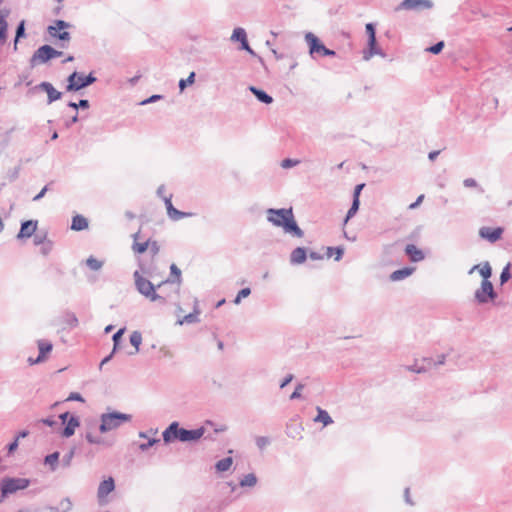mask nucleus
<instances>
[{"mask_svg":"<svg viewBox=\"0 0 512 512\" xmlns=\"http://www.w3.org/2000/svg\"><path fill=\"white\" fill-rule=\"evenodd\" d=\"M267 220L276 227H281L285 233L302 238L304 231L298 226L292 208H269L267 211Z\"/></svg>","mask_w":512,"mask_h":512,"instance_id":"obj_1","label":"nucleus"},{"mask_svg":"<svg viewBox=\"0 0 512 512\" xmlns=\"http://www.w3.org/2000/svg\"><path fill=\"white\" fill-rule=\"evenodd\" d=\"M204 428L188 430L180 427L179 423L172 422L163 432L162 437L165 444L175 440L180 442H193L199 440L204 435Z\"/></svg>","mask_w":512,"mask_h":512,"instance_id":"obj_2","label":"nucleus"},{"mask_svg":"<svg viewBox=\"0 0 512 512\" xmlns=\"http://www.w3.org/2000/svg\"><path fill=\"white\" fill-rule=\"evenodd\" d=\"M131 419V414H126L119 411L103 413L100 416L99 431L101 433H107L109 431L119 428L126 422H130Z\"/></svg>","mask_w":512,"mask_h":512,"instance_id":"obj_3","label":"nucleus"},{"mask_svg":"<svg viewBox=\"0 0 512 512\" xmlns=\"http://www.w3.org/2000/svg\"><path fill=\"white\" fill-rule=\"evenodd\" d=\"M133 276L135 280V287L141 295L145 296L152 302L159 301L163 304L166 303L165 297L156 293V288L150 280L144 278L139 271H135Z\"/></svg>","mask_w":512,"mask_h":512,"instance_id":"obj_4","label":"nucleus"},{"mask_svg":"<svg viewBox=\"0 0 512 512\" xmlns=\"http://www.w3.org/2000/svg\"><path fill=\"white\" fill-rule=\"evenodd\" d=\"M29 485L30 480L27 478L5 477L0 482V499L3 501L7 496L16 493L19 490H24Z\"/></svg>","mask_w":512,"mask_h":512,"instance_id":"obj_5","label":"nucleus"},{"mask_svg":"<svg viewBox=\"0 0 512 512\" xmlns=\"http://www.w3.org/2000/svg\"><path fill=\"white\" fill-rule=\"evenodd\" d=\"M96 81L97 78L93 75L92 72L85 76L81 73L74 71L67 78L66 91L76 92L92 85Z\"/></svg>","mask_w":512,"mask_h":512,"instance_id":"obj_6","label":"nucleus"},{"mask_svg":"<svg viewBox=\"0 0 512 512\" xmlns=\"http://www.w3.org/2000/svg\"><path fill=\"white\" fill-rule=\"evenodd\" d=\"M62 55L61 51L54 49L52 46L45 44L40 46L31 56L29 63L31 67H36L37 65L44 64L51 59L60 57Z\"/></svg>","mask_w":512,"mask_h":512,"instance_id":"obj_7","label":"nucleus"},{"mask_svg":"<svg viewBox=\"0 0 512 512\" xmlns=\"http://www.w3.org/2000/svg\"><path fill=\"white\" fill-rule=\"evenodd\" d=\"M70 27L71 24L69 22L58 19L54 21V25L48 26L47 32L51 37L61 41V43L59 44L61 48H66L67 45L65 44V42H69L71 40V35L69 32L61 30H65Z\"/></svg>","mask_w":512,"mask_h":512,"instance_id":"obj_8","label":"nucleus"},{"mask_svg":"<svg viewBox=\"0 0 512 512\" xmlns=\"http://www.w3.org/2000/svg\"><path fill=\"white\" fill-rule=\"evenodd\" d=\"M305 40L309 46V53L312 58H315L316 54L329 57L336 55L334 50L327 48L323 43H321L319 38L311 32L306 33Z\"/></svg>","mask_w":512,"mask_h":512,"instance_id":"obj_9","label":"nucleus"},{"mask_svg":"<svg viewBox=\"0 0 512 512\" xmlns=\"http://www.w3.org/2000/svg\"><path fill=\"white\" fill-rule=\"evenodd\" d=\"M433 6L432 0H403L395 7V11H422L432 9Z\"/></svg>","mask_w":512,"mask_h":512,"instance_id":"obj_10","label":"nucleus"},{"mask_svg":"<svg viewBox=\"0 0 512 512\" xmlns=\"http://www.w3.org/2000/svg\"><path fill=\"white\" fill-rule=\"evenodd\" d=\"M496 297L497 294L490 280H483L481 287L475 291V299L480 304H485L489 300H494Z\"/></svg>","mask_w":512,"mask_h":512,"instance_id":"obj_11","label":"nucleus"},{"mask_svg":"<svg viewBox=\"0 0 512 512\" xmlns=\"http://www.w3.org/2000/svg\"><path fill=\"white\" fill-rule=\"evenodd\" d=\"M33 89L45 91L47 93L48 105L62 98V92L58 91L50 82L47 81L37 84Z\"/></svg>","mask_w":512,"mask_h":512,"instance_id":"obj_12","label":"nucleus"},{"mask_svg":"<svg viewBox=\"0 0 512 512\" xmlns=\"http://www.w3.org/2000/svg\"><path fill=\"white\" fill-rule=\"evenodd\" d=\"M115 489V481L112 477H108L107 479L100 482L97 489V498L99 504L106 503V497Z\"/></svg>","mask_w":512,"mask_h":512,"instance_id":"obj_13","label":"nucleus"},{"mask_svg":"<svg viewBox=\"0 0 512 512\" xmlns=\"http://www.w3.org/2000/svg\"><path fill=\"white\" fill-rule=\"evenodd\" d=\"M503 232L504 229L502 227L490 228L483 226L479 229V236L490 243H495L501 238Z\"/></svg>","mask_w":512,"mask_h":512,"instance_id":"obj_14","label":"nucleus"},{"mask_svg":"<svg viewBox=\"0 0 512 512\" xmlns=\"http://www.w3.org/2000/svg\"><path fill=\"white\" fill-rule=\"evenodd\" d=\"M171 199H172V195H169L168 197H163V200H164V203H165V206L167 209V214L171 220L178 221L180 219L192 216V213L182 212V211L176 209L173 206Z\"/></svg>","mask_w":512,"mask_h":512,"instance_id":"obj_15","label":"nucleus"},{"mask_svg":"<svg viewBox=\"0 0 512 512\" xmlns=\"http://www.w3.org/2000/svg\"><path fill=\"white\" fill-rule=\"evenodd\" d=\"M38 222L36 220H26L21 223L20 231L17 234V239L31 237L36 229Z\"/></svg>","mask_w":512,"mask_h":512,"instance_id":"obj_16","label":"nucleus"},{"mask_svg":"<svg viewBox=\"0 0 512 512\" xmlns=\"http://www.w3.org/2000/svg\"><path fill=\"white\" fill-rule=\"evenodd\" d=\"M170 273H171V277L168 278L167 280L163 281L162 283H160L158 285V288H161L162 286H164L166 284H177L176 291L178 292L179 288H180V284L182 282L181 270L177 267L176 264H171Z\"/></svg>","mask_w":512,"mask_h":512,"instance_id":"obj_17","label":"nucleus"},{"mask_svg":"<svg viewBox=\"0 0 512 512\" xmlns=\"http://www.w3.org/2000/svg\"><path fill=\"white\" fill-rule=\"evenodd\" d=\"M368 48L363 51V59L365 61H369L373 56L379 55L384 57L385 53L382 51L381 48L377 46V39L368 40L367 42Z\"/></svg>","mask_w":512,"mask_h":512,"instance_id":"obj_18","label":"nucleus"},{"mask_svg":"<svg viewBox=\"0 0 512 512\" xmlns=\"http://www.w3.org/2000/svg\"><path fill=\"white\" fill-rule=\"evenodd\" d=\"M64 425L65 427L63 428L61 435L65 438H69L74 435L76 428L80 426V420L78 416L71 415Z\"/></svg>","mask_w":512,"mask_h":512,"instance_id":"obj_19","label":"nucleus"},{"mask_svg":"<svg viewBox=\"0 0 512 512\" xmlns=\"http://www.w3.org/2000/svg\"><path fill=\"white\" fill-rule=\"evenodd\" d=\"M307 259V250L304 247H297L290 253V264L300 265Z\"/></svg>","mask_w":512,"mask_h":512,"instance_id":"obj_20","label":"nucleus"},{"mask_svg":"<svg viewBox=\"0 0 512 512\" xmlns=\"http://www.w3.org/2000/svg\"><path fill=\"white\" fill-rule=\"evenodd\" d=\"M405 253L412 262H419L425 258L423 251L418 249L414 244L406 245Z\"/></svg>","mask_w":512,"mask_h":512,"instance_id":"obj_21","label":"nucleus"},{"mask_svg":"<svg viewBox=\"0 0 512 512\" xmlns=\"http://www.w3.org/2000/svg\"><path fill=\"white\" fill-rule=\"evenodd\" d=\"M249 90L253 93L256 99L264 104H271L273 102L272 96L266 93L264 90L259 89L255 86H250Z\"/></svg>","mask_w":512,"mask_h":512,"instance_id":"obj_22","label":"nucleus"},{"mask_svg":"<svg viewBox=\"0 0 512 512\" xmlns=\"http://www.w3.org/2000/svg\"><path fill=\"white\" fill-rule=\"evenodd\" d=\"M37 345L39 349L38 361H44L46 355L52 351L53 345L51 342L46 340H38Z\"/></svg>","mask_w":512,"mask_h":512,"instance_id":"obj_23","label":"nucleus"},{"mask_svg":"<svg viewBox=\"0 0 512 512\" xmlns=\"http://www.w3.org/2000/svg\"><path fill=\"white\" fill-rule=\"evenodd\" d=\"M414 271V268L412 267H404L402 269L395 270L390 275L391 281H400L405 279L406 277L410 276Z\"/></svg>","mask_w":512,"mask_h":512,"instance_id":"obj_24","label":"nucleus"},{"mask_svg":"<svg viewBox=\"0 0 512 512\" xmlns=\"http://www.w3.org/2000/svg\"><path fill=\"white\" fill-rule=\"evenodd\" d=\"M477 269L479 270L480 275L483 277V280H489L492 275V269L488 262H485L482 266L474 265L470 269L469 274L473 273Z\"/></svg>","mask_w":512,"mask_h":512,"instance_id":"obj_25","label":"nucleus"},{"mask_svg":"<svg viewBox=\"0 0 512 512\" xmlns=\"http://www.w3.org/2000/svg\"><path fill=\"white\" fill-rule=\"evenodd\" d=\"M88 227V220L82 215H76L72 218L71 229L81 231Z\"/></svg>","mask_w":512,"mask_h":512,"instance_id":"obj_26","label":"nucleus"},{"mask_svg":"<svg viewBox=\"0 0 512 512\" xmlns=\"http://www.w3.org/2000/svg\"><path fill=\"white\" fill-rule=\"evenodd\" d=\"M314 421L321 422L324 426H328L333 423V419L329 413L321 407H317V416L314 418Z\"/></svg>","mask_w":512,"mask_h":512,"instance_id":"obj_27","label":"nucleus"},{"mask_svg":"<svg viewBox=\"0 0 512 512\" xmlns=\"http://www.w3.org/2000/svg\"><path fill=\"white\" fill-rule=\"evenodd\" d=\"M72 501L69 497L63 498L58 507H51L52 512H69L72 509Z\"/></svg>","mask_w":512,"mask_h":512,"instance_id":"obj_28","label":"nucleus"},{"mask_svg":"<svg viewBox=\"0 0 512 512\" xmlns=\"http://www.w3.org/2000/svg\"><path fill=\"white\" fill-rule=\"evenodd\" d=\"M257 481L258 479L254 473H248L240 479L239 485L241 487H254Z\"/></svg>","mask_w":512,"mask_h":512,"instance_id":"obj_29","label":"nucleus"},{"mask_svg":"<svg viewBox=\"0 0 512 512\" xmlns=\"http://www.w3.org/2000/svg\"><path fill=\"white\" fill-rule=\"evenodd\" d=\"M232 464H233L232 457H225L216 462L215 469L217 470V472H225L230 469Z\"/></svg>","mask_w":512,"mask_h":512,"instance_id":"obj_30","label":"nucleus"},{"mask_svg":"<svg viewBox=\"0 0 512 512\" xmlns=\"http://www.w3.org/2000/svg\"><path fill=\"white\" fill-rule=\"evenodd\" d=\"M85 439L87 440L88 443L90 444H95V445H105V446H111L112 445V442H108V441H105L102 437L100 436H94L91 432H87L85 434Z\"/></svg>","mask_w":512,"mask_h":512,"instance_id":"obj_31","label":"nucleus"},{"mask_svg":"<svg viewBox=\"0 0 512 512\" xmlns=\"http://www.w3.org/2000/svg\"><path fill=\"white\" fill-rule=\"evenodd\" d=\"M59 456V452L55 451L45 457L44 463L50 466L51 471L56 470L59 461Z\"/></svg>","mask_w":512,"mask_h":512,"instance_id":"obj_32","label":"nucleus"},{"mask_svg":"<svg viewBox=\"0 0 512 512\" xmlns=\"http://www.w3.org/2000/svg\"><path fill=\"white\" fill-rule=\"evenodd\" d=\"M141 342H142L141 333L139 331L132 332L130 335V343L132 346L135 347V351L130 352L129 353L130 355H134L139 352V346L141 345Z\"/></svg>","mask_w":512,"mask_h":512,"instance_id":"obj_33","label":"nucleus"},{"mask_svg":"<svg viewBox=\"0 0 512 512\" xmlns=\"http://www.w3.org/2000/svg\"><path fill=\"white\" fill-rule=\"evenodd\" d=\"M85 263H86L87 267L93 271H99L104 265L103 261L98 260L94 256H89L86 259Z\"/></svg>","mask_w":512,"mask_h":512,"instance_id":"obj_34","label":"nucleus"},{"mask_svg":"<svg viewBox=\"0 0 512 512\" xmlns=\"http://www.w3.org/2000/svg\"><path fill=\"white\" fill-rule=\"evenodd\" d=\"M344 254V248L341 246L338 247H327L326 256L328 258L335 255V261H340Z\"/></svg>","mask_w":512,"mask_h":512,"instance_id":"obj_35","label":"nucleus"},{"mask_svg":"<svg viewBox=\"0 0 512 512\" xmlns=\"http://www.w3.org/2000/svg\"><path fill=\"white\" fill-rule=\"evenodd\" d=\"M231 41L233 42H242L245 39H247V33L244 28L237 27L233 30V33L231 35Z\"/></svg>","mask_w":512,"mask_h":512,"instance_id":"obj_36","label":"nucleus"},{"mask_svg":"<svg viewBox=\"0 0 512 512\" xmlns=\"http://www.w3.org/2000/svg\"><path fill=\"white\" fill-rule=\"evenodd\" d=\"M198 315H199V311L195 309L194 312L189 313L186 316H184V318L182 320H179L178 323L180 325H182L184 323H187V324L197 323V322H199Z\"/></svg>","mask_w":512,"mask_h":512,"instance_id":"obj_37","label":"nucleus"},{"mask_svg":"<svg viewBox=\"0 0 512 512\" xmlns=\"http://www.w3.org/2000/svg\"><path fill=\"white\" fill-rule=\"evenodd\" d=\"M195 72H191L186 79H180L178 86L180 91H183L188 85H191L195 81Z\"/></svg>","mask_w":512,"mask_h":512,"instance_id":"obj_38","label":"nucleus"},{"mask_svg":"<svg viewBox=\"0 0 512 512\" xmlns=\"http://www.w3.org/2000/svg\"><path fill=\"white\" fill-rule=\"evenodd\" d=\"M25 36V22L22 20L17 28H16V35H15V41H14V49H17V42L20 38Z\"/></svg>","mask_w":512,"mask_h":512,"instance_id":"obj_39","label":"nucleus"},{"mask_svg":"<svg viewBox=\"0 0 512 512\" xmlns=\"http://www.w3.org/2000/svg\"><path fill=\"white\" fill-rule=\"evenodd\" d=\"M359 206H360V200L352 201V205H351V207L349 208V210H348V212L346 214V217L344 219V223H347L348 220L350 218H352L357 213V211L359 210Z\"/></svg>","mask_w":512,"mask_h":512,"instance_id":"obj_40","label":"nucleus"},{"mask_svg":"<svg viewBox=\"0 0 512 512\" xmlns=\"http://www.w3.org/2000/svg\"><path fill=\"white\" fill-rule=\"evenodd\" d=\"M359 206H360V200L352 201V205H351V207L349 208V210H348V212L346 214V217L344 219V223H347L348 220L350 218H352L357 213V211L359 210Z\"/></svg>","mask_w":512,"mask_h":512,"instance_id":"obj_41","label":"nucleus"},{"mask_svg":"<svg viewBox=\"0 0 512 512\" xmlns=\"http://www.w3.org/2000/svg\"><path fill=\"white\" fill-rule=\"evenodd\" d=\"M75 447L71 448L69 452H67L65 455H63L61 464L63 467H70L72 459L75 455Z\"/></svg>","mask_w":512,"mask_h":512,"instance_id":"obj_42","label":"nucleus"},{"mask_svg":"<svg viewBox=\"0 0 512 512\" xmlns=\"http://www.w3.org/2000/svg\"><path fill=\"white\" fill-rule=\"evenodd\" d=\"M445 360H446V355L445 354H441L438 356L437 360L434 361L432 358H429V359H424V362H426L427 366H428V369L432 366H439V365H443L445 363Z\"/></svg>","mask_w":512,"mask_h":512,"instance_id":"obj_43","label":"nucleus"},{"mask_svg":"<svg viewBox=\"0 0 512 512\" xmlns=\"http://www.w3.org/2000/svg\"><path fill=\"white\" fill-rule=\"evenodd\" d=\"M65 323L70 327L74 328L78 325V318L72 312H68L65 315Z\"/></svg>","mask_w":512,"mask_h":512,"instance_id":"obj_44","label":"nucleus"},{"mask_svg":"<svg viewBox=\"0 0 512 512\" xmlns=\"http://www.w3.org/2000/svg\"><path fill=\"white\" fill-rule=\"evenodd\" d=\"M250 294H251V289H250V288L246 287V288L241 289V290L238 292V294H237V296L235 297V299L233 300V303H234V304H236V305L240 304V302H241L242 298H246V297H248Z\"/></svg>","mask_w":512,"mask_h":512,"instance_id":"obj_45","label":"nucleus"},{"mask_svg":"<svg viewBox=\"0 0 512 512\" xmlns=\"http://www.w3.org/2000/svg\"><path fill=\"white\" fill-rule=\"evenodd\" d=\"M125 332V328H120L113 336H112V340H113V343H114V347H113V350L114 352L117 351L118 347H119V344H120V341H121V337L122 335L124 334Z\"/></svg>","mask_w":512,"mask_h":512,"instance_id":"obj_46","label":"nucleus"},{"mask_svg":"<svg viewBox=\"0 0 512 512\" xmlns=\"http://www.w3.org/2000/svg\"><path fill=\"white\" fill-rule=\"evenodd\" d=\"M510 267H511V264L508 263L502 270L501 274H500V283L501 284H504L506 283L510 278H511V273H510Z\"/></svg>","mask_w":512,"mask_h":512,"instance_id":"obj_47","label":"nucleus"},{"mask_svg":"<svg viewBox=\"0 0 512 512\" xmlns=\"http://www.w3.org/2000/svg\"><path fill=\"white\" fill-rule=\"evenodd\" d=\"M160 442V439L158 438H150L146 443H141L139 445V449L142 452H146L149 448L154 446L155 444H158Z\"/></svg>","mask_w":512,"mask_h":512,"instance_id":"obj_48","label":"nucleus"},{"mask_svg":"<svg viewBox=\"0 0 512 512\" xmlns=\"http://www.w3.org/2000/svg\"><path fill=\"white\" fill-rule=\"evenodd\" d=\"M365 29L368 36V40L373 41L374 39H376V27L373 23H367Z\"/></svg>","mask_w":512,"mask_h":512,"instance_id":"obj_49","label":"nucleus"},{"mask_svg":"<svg viewBox=\"0 0 512 512\" xmlns=\"http://www.w3.org/2000/svg\"><path fill=\"white\" fill-rule=\"evenodd\" d=\"M463 185L467 188H478L480 193L484 192L483 188L479 187L477 181L473 178H466L463 181Z\"/></svg>","mask_w":512,"mask_h":512,"instance_id":"obj_50","label":"nucleus"},{"mask_svg":"<svg viewBox=\"0 0 512 512\" xmlns=\"http://www.w3.org/2000/svg\"><path fill=\"white\" fill-rule=\"evenodd\" d=\"M148 246H149V241L142 242V243L135 242L133 244V250L139 254H142L148 249Z\"/></svg>","mask_w":512,"mask_h":512,"instance_id":"obj_51","label":"nucleus"},{"mask_svg":"<svg viewBox=\"0 0 512 512\" xmlns=\"http://www.w3.org/2000/svg\"><path fill=\"white\" fill-rule=\"evenodd\" d=\"M444 42L443 41H439L437 43H435L434 45L426 48V51L432 53V54H438L442 51V49L444 48Z\"/></svg>","mask_w":512,"mask_h":512,"instance_id":"obj_52","label":"nucleus"},{"mask_svg":"<svg viewBox=\"0 0 512 512\" xmlns=\"http://www.w3.org/2000/svg\"><path fill=\"white\" fill-rule=\"evenodd\" d=\"M53 249V242L51 240L45 241L41 244L40 252L42 255L47 256Z\"/></svg>","mask_w":512,"mask_h":512,"instance_id":"obj_53","label":"nucleus"},{"mask_svg":"<svg viewBox=\"0 0 512 512\" xmlns=\"http://www.w3.org/2000/svg\"><path fill=\"white\" fill-rule=\"evenodd\" d=\"M255 441L257 447L261 450L270 444V439L265 436H258Z\"/></svg>","mask_w":512,"mask_h":512,"instance_id":"obj_54","label":"nucleus"},{"mask_svg":"<svg viewBox=\"0 0 512 512\" xmlns=\"http://www.w3.org/2000/svg\"><path fill=\"white\" fill-rule=\"evenodd\" d=\"M45 241H49L47 239V234L46 233H44V234H40V233L35 234L34 239H33L34 245L39 246V245L43 244Z\"/></svg>","mask_w":512,"mask_h":512,"instance_id":"obj_55","label":"nucleus"},{"mask_svg":"<svg viewBox=\"0 0 512 512\" xmlns=\"http://www.w3.org/2000/svg\"><path fill=\"white\" fill-rule=\"evenodd\" d=\"M20 170H21L20 166L14 167L13 169L9 170L8 178H9L10 182L15 181L19 177Z\"/></svg>","mask_w":512,"mask_h":512,"instance_id":"obj_56","label":"nucleus"},{"mask_svg":"<svg viewBox=\"0 0 512 512\" xmlns=\"http://www.w3.org/2000/svg\"><path fill=\"white\" fill-rule=\"evenodd\" d=\"M303 389H304V385L303 384H301V383L297 384V386L295 387V390L290 395V399L291 400H295V399L300 398L301 397V392H302Z\"/></svg>","mask_w":512,"mask_h":512,"instance_id":"obj_57","label":"nucleus"},{"mask_svg":"<svg viewBox=\"0 0 512 512\" xmlns=\"http://www.w3.org/2000/svg\"><path fill=\"white\" fill-rule=\"evenodd\" d=\"M298 163H299L298 160H294V159H291V158H286V159L282 160L281 166L283 168H291V167L296 166Z\"/></svg>","mask_w":512,"mask_h":512,"instance_id":"obj_58","label":"nucleus"},{"mask_svg":"<svg viewBox=\"0 0 512 512\" xmlns=\"http://www.w3.org/2000/svg\"><path fill=\"white\" fill-rule=\"evenodd\" d=\"M365 184L361 183L355 186L354 192H353V201L359 200L360 193L362 189L364 188Z\"/></svg>","mask_w":512,"mask_h":512,"instance_id":"obj_59","label":"nucleus"},{"mask_svg":"<svg viewBox=\"0 0 512 512\" xmlns=\"http://www.w3.org/2000/svg\"><path fill=\"white\" fill-rule=\"evenodd\" d=\"M67 401H79V402H84V398L82 397V395L78 392H72L70 393V395L68 396L67 398Z\"/></svg>","mask_w":512,"mask_h":512,"instance_id":"obj_60","label":"nucleus"},{"mask_svg":"<svg viewBox=\"0 0 512 512\" xmlns=\"http://www.w3.org/2000/svg\"><path fill=\"white\" fill-rule=\"evenodd\" d=\"M428 369V366H418L417 364L410 366L409 370L416 373H423Z\"/></svg>","mask_w":512,"mask_h":512,"instance_id":"obj_61","label":"nucleus"},{"mask_svg":"<svg viewBox=\"0 0 512 512\" xmlns=\"http://www.w3.org/2000/svg\"><path fill=\"white\" fill-rule=\"evenodd\" d=\"M41 423L49 426V427H53V426H56L58 425L57 421L54 420L52 417H48V418H43L40 420Z\"/></svg>","mask_w":512,"mask_h":512,"instance_id":"obj_62","label":"nucleus"},{"mask_svg":"<svg viewBox=\"0 0 512 512\" xmlns=\"http://www.w3.org/2000/svg\"><path fill=\"white\" fill-rule=\"evenodd\" d=\"M293 378V374L286 375L280 383V388L283 389L284 387H286L293 380Z\"/></svg>","mask_w":512,"mask_h":512,"instance_id":"obj_63","label":"nucleus"},{"mask_svg":"<svg viewBox=\"0 0 512 512\" xmlns=\"http://www.w3.org/2000/svg\"><path fill=\"white\" fill-rule=\"evenodd\" d=\"M18 448V438L7 445L8 454H12Z\"/></svg>","mask_w":512,"mask_h":512,"instance_id":"obj_64","label":"nucleus"}]
</instances>
